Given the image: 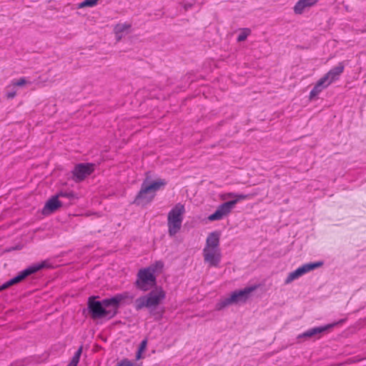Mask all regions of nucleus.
Returning <instances> with one entry per match:
<instances>
[{"instance_id": "obj_17", "label": "nucleus", "mask_w": 366, "mask_h": 366, "mask_svg": "<svg viewBox=\"0 0 366 366\" xmlns=\"http://www.w3.org/2000/svg\"><path fill=\"white\" fill-rule=\"evenodd\" d=\"M220 239L221 232L216 230L209 232L205 239L204 248L219 249Z\"/></svg>"}, {"instance_id": "obj_31", "label": "nucleus", "mask_w": 366, "mask_h": 366, "mask_svg": "<svg viewBox=\"0 0 366 366\" xmlns=\"http://www.w3.org/2000/svg\"><path fill=\"white\" fill-rule=\"evenodd\" d=\"M16 94V91H14V89L11 90V91H9L6 96V98L7 99H13Z\"/></svg>"}, {"instance_id": "obj_8", "label": "nucleus", "mask_w": 366, "mask_h": 366, "mask_svg": "<svg viewBox=\"0 0 366 366\" xmlns=\"http://www.w3.org/2000/svg\"><path fill=\"white\" fill-rule=\"evenodd\" d=\"M322 265H323V262H322V261L304 264V265L301 266L300 267L297 268L296 270L290 272L287 275V278L285 279V282L287 285L290 284L295 280L299 278L300 277L302 276L303 274H305L312 270H314L317 268L321 267Z\"/></svg>"}, {"instance_id": "obj_27", "label": "nucleus", "mask_w": 366, "mask_h": 366, "mask_svg": "<svg viewBox=\"0 0 366 366\" xmlns=\"http://www.w3.org/2000/svg\"><path fill=\"white\" fill-rule=\"evenodd\" d=\"M114 366H140V365L135 364L132 360H129L127 358H123V359L117 360V362Z\"/></svg>"}, {"instance_id": "obj_18", "label": "nucleus", "mask_w": 366, "mask_h": 366, "mask_svg": "<svg viewBox=\"0 0 366 366\" xmlns=\"http://www.w3.org/2000/svg\"><path fill=\"white\" fill-rule=\"evenodd\" d=\"M319 0H298L292 8L295 15L302 14L307 9L315 6Z\"/></svg>"}, {"instance_id": "obj_21", "label": "nucleus", "mask_w": 366, "mask_h": 366, "mask_svg": "<svg viewBox=\"0 0 366 366\" xmlns=\"http://www.w3.org/2000/svg\"><path fill=\"white\" fill-rule=\"evenodd\" d=\"M247 198V195L244 194H234V193H227L222 195V199L223 200H226L227 199H231L230 201H227L224 202V204L229 205V209L232 211L233 209V207L239 201L244 200Z\"/></svg>"}, {"instance_id": "obj_16", "label": "nucleus", "mask_w": 366, "mask_h": 366, "mask_svg": "<svg viewBox=\"0 0 366 366\" xmlns=\"http://www.w3.org/2000/svg\"><path fill=\"white\" fill-rule=\"evenodd\" d=\"M228 207V204H224V203L219 205L214 213L208 216V221H220L224 218L227 217V216H229L232 211L229 209Z\"/></svg>"}, {"instance_id": "obj_19", "label": "nucleus", "mask_w": 366, "mask_h": 366, "mask_svg": "<svg viewBox=\"0 0 366 366\" xmlns=\"http://www.w3.org/2000/svg\"><path fill=\"white\" fill-rule=\"evenodd\" d=\"M247 198V195L244 194H234V193H227L222 195V199L223 200H226L227 199H231L230 201H227L224 202V204L229 205V209L232 211L233 209V207L239 201L244 200Z\"/></svg>"}, {"instance_id": "obj_5", "label": "nucleus", "mask_w": 366, "mask_h": 366, "mask_svg": "<svg viewBox=\"0 0 366 366\" xmlns=\"http://www.w3.org/2000/svg\"><path fill=\"white\" fill-rule=\"evenodd\" d=\"M48 267L47 263L46 262H42L41 263H38L36 264H34V265L27 268L26 269L19 273V274L16 277L10 280L9 281L6 282L3 285H1L0 287V292L3 291L4 290H6L11 286L22 282L28 276L41 270L45 267Z\"/></svg>"}, {"instance_id": "obj_1", "label": "nucleus", "mask_w": 366, "mask_h": 366, "mask_svg": "<svg viewBox=\"0 0 366 366\" xmlns=\"http://www.w3.org/2000/svg\"><path fill=\"white\" fill-rule=\"evenodd\" d=\"M123 295H119L113 297L98 301L95 297L89 300V308L93 319H111L114 317L119 305L124 302Z\"/></svg>"}, {"instance_id": "obj_10", "label": "nucleus", "mask_w": 366, "mask_h": 366, "mask_svg": "<svg viewBox=\"0 0 366 366\" xmlns=\"http://www.w3.org/2000/svg\"><path fill=\"white\" fill-rule=\"evenodd\" d=\"M342 322V320H341L338 322H336V323L327 325L324 327H315V328L310 329V330L297 335V340L298 341V342H304L314 337H320V335L322 332L331 329L335 325H338L339 323H341Z\"/></svg>"}, {"instance_id": "obj_3", "label": "nucleus", "mask_w": 366, "mask_h": 366, "mask_svg": "<svg viewBox=\"0 0 366 366\" xmlns=\"http://www.w3.org/2000/svg\"><path fill=\"white\" fill-rule=\"evenodd\" d=\"M166 297V292L162 287H156L148 294L136 300L135 305L137 310L147 308L155 310L162 304Z\"/></svg>"}, {"instance_id": "obj_28", "label": "nucleus", "mask_w": 366, "mask_h": 366, "mask_svg": "<svg viewBox=\"0 0 366 366\" xmlns=\"http://www.w3.org/2000/svg\"><path fill=\"white\" fill-rule=\"evenodd\" d=\"M81 352H82V347H80L78 350V351L76 352V354L73 357L72 360H71V362L69 363V365L67 366H77Z\"/></svg>"}, {"instance_id": "obj_23", "label": "nucleus", "mask_w": 366, "mask_h": 366, "mask_svg": "<svg viewBox=\"0 0 366 366\" xmlns=\"http://www.w3.org/2000/svg\"><path fill=\"white\" fill-rule=\"evenodd\" d=\"M234 305L231 294L221 297L215 304L214 309L216 311L220 312L226 309L227 307Z\"/></svg>"}, {"instance_id": "obj_6", "label": "nucleus", "mask_w": 366, "mask_h": 366, "mask_svg": "<svg viewBox=\"0 0 366 366\" xmlns=\"http://www.w3.org/2000/svg\"><path fill=\"white\" fill-rule=\"evenodd\" d=\"M65 196H67V194L61 192L49 197L45 202L44 206L41 212V214L43 216H49L59 211L63 207V202L60 198Z\"/></svg>"}, {"instance_id": "obj_12", "label": "nucleus", "mask_w": 366, "mask_h": 366, "mask_svg": "<svg viewBox=\"0 0 366 366\" xmlns=\"http://www.w3.org/2000/svg\"><path fill=\"white\" fill-rule=\"evenodd\" d=\"M256 286H249L231 292L230 294L234 305L246 302L250 295L256 290Z\"/></svg>"}, {"instance_id": "obj_14", "label": "nucleus", "mask_w": 366, "mask_h": 366, "mask_svg": "<svg viewBox=\"0 0 366 366\" xmlns=\"http://www.w3.org/2000/svg\"><path fill=\"white\" fill-rule=\"evenodd\" d=\"M132 23L129 21H119L113 26L112 31L117 41H120L124 35L132 30Z\"/></svg>"}, {"instance_id": "obj_9", "label": "nucleus", "mask_w": 366, "mask_h": 366, "mask_svg": "<svg viewBox=\"0 0 366 366\" xmlns=\"http://www.w3.org/2000/svg\"><path fill=\"white\" fill-rule=\"evenodd\" d=\"M203 261L209 267H217L221 262V252L219 249L203 248Z\"/></svg>"}, {"instance_id": "obj_13", "label": "nucleus", "mask_w": 366, "mask_h": 366, "mask_svg": "<svg viewBox=\"0 0 366 366\" xmlns=\"http://www.w3.org/2000/svg\"><path fill=\"white\" fill-rule=\"evenodd\" d=\"M167 183L166 179L164 178H153L151 176H147L142 185L155 195V192L162 188H164L167 185Z\"/></svg>"}, {"instance_id": "obj_24", "label": "nucleus", "mask_w": 366, "mask_h": 366, "mask_svg": "<svg viewBox=\"0 0 366 366\" xmlns=\"http://www.w3.org/2000/svg\"><path fill=\"white\" fill-rule=\"evenodd\" d=\"M163 267V262H156L155 263L151 264L150 266L144 269L155 276L156 274L162 272Z\"/></svg>"}, {"instance_id": "obj_2", "label": "nucleus", "mask_w": 366, "mask_h": 366, "mask_svg": "<svg viewBox=\"0 0 366 366\" xmlns=\"http://www.w3.org/2000/svg\"><path fill=\"white\" fill-rule=\"evenodd\" d=\"M344 65L340 63L322 76L314 85L309 94V100L313 101L323 89L330 86L343 72Z\"/></svg>"}, {"instance_id": "obj_7", "label": "nucleus", "mask_w": 366, "mask_h": 366, "mask_svg": "<svg viewBox=\"0 0 366 366\" xmlns=\"http://www.w3.org/2000/svg\"><path fill=\"white\" fill-rule=\"evenodd\" d=\"M155 284L156 277L154 274L144 268L139 271L136 285L139 290L147 291L154 286Z\"/></svg>"}, {"instance_id": "obj_15", "label": "nucleus", "mask_w": 366, "mask_h": 366, "mask_svg": "<svg viewBox=\"0 0 366 366\" xmlns=\"http://www.w3.org/2000/svg\"><path fill=\"white\" fill-rule=\"evenodd\" d=\"M154 195L149 191L145 187H142L135 197L134 203L139 206H144L152 201Z\"/></svg>"}, {"instance_id": "obj_4", "label": "nucleus", "mask_w": 366, "mask_h": 366, "mask_svg": "<svg viewBox=\"0 0 366 366\" xmlns=\"http://www.w3.org/2000/svg\"><path fill=\"white\" fill-rule=\"evenodd\" d=\"M185 207L182 204L174 205L167 214L168 234L174 237L179 232L182 228Z\"/></svg>"}, {"instance_id": "obj_22", "label": "nucleus", "mask_w": 366, "mask_h": 366, "mask_svg": "<svg viewBox=\"0 0 366 366\" xmlns=\"http://www.w3.org/2000/svg\"><path fill=\"white\" fill-rule=\"evenodd\" d=\"M234 305L231 294L221 297L215 304L214 309L216 311L220 312L226 309L227 307Z\"/></svg>"}, {"instance_id": "obj_29", "label": "nucleus", "mask_w": 366, "mask_h": 366, "mask_svg": "<svg viewBox=\"0 0 366 366\" xmlns=\"http://www.w3.org/2000/svg\"><path fill=\"white\" fill-rule=\"evenodd\" d=\"M29 84V81L25 78H20L12 82L14 87H24Z\"/></svg>"}, {"instance_id": "obj_25", "label": "nucleus", "mask_w": 366, "mask_h": 366, "mask_svg": "<svg viewBox=\"0 0 366 366\" xmlns=\"http://www.w3.org/2000/svg\"><path fill=\"white\" fill-rule=\"evenodd\" d=\"M99 0H84L78 4L77 9L91 8L95 6Z\"/></svg>"}, {"instance_id": "obj_11", "label": "nucleus", "mask_w": 366, "mask_h": 366, "mask_svg": "<svg viewBox=\"0 0 366 366\" xmlns=\"http://www.w3.org/2000/svg\"><path fill=\"white\" fill-rule=\"evenodd\" d=\"M94 170L92 164H80L73 170V178L75 182H81L89 177Z\"/></svg>"}, {"instance_id": "obj_26", "label": "nucleus", "mask_w": 366, "mask_h": 366, "mask_svg": "<svg viewBox=\"0 0 366 366\" xmlns=\"http://www.w3.org/2000/svg\"><path fill=\"white\" fill-rule=\"evenodd\" d=\"M147 340H143L139 346V348H138V351L136 353V360H139L141 359H143L144 358V353L146 350V347H147Z\"/></svg>"}, {"instance_id": "obj_20", "label": "nucleus", "mask_w": 366, "mask_h": 366, "mask_svg": "<svg viewBox=\"0 0 366 366\" xmlns=\"http://www.w3.org/2000/svg\"><path fill=\"white\" fill-rule=\"evenodd\" d=\"M247 198V195L244 194H234V193H227L222 195V199L223 200H226L227 199H231L230 201H227L224 202V204L229 205V209L232 211L233 209V207L239 201L244 200Z\"/></svg>"}, {"instance_id": "obj_30", "label": "nucleus", "mask_w": 366, "mask_h": 366, "mask_svg": "<svg viewBox=\"0 0 366 366\" xmlns=\"http://www.w3.org/2000/svg\"><path fill=\"white\" fill-rule=\"evenodd\" d=\"M249 34V30L242 31L241 33L238 36V38H237L238 41H244L247 39V37L248 36Z\"/></svg>"}]
</instances>
